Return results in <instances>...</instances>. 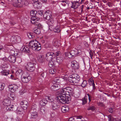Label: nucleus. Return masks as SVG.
<instances>
[{
	"label": "nucleus",
	"mask_w": 121,
	"mask_h": 121,
	"mask_svg": "<svg viewBox=\"0 0 121 121\" xmlns=\"http://www.w3.org/2000/svg\"><path fill=\"white\" fill-rule=\"evenodd\" d=\"M66 89V88L62 89L60 94L56 97V99L58 102L65 104L69 102L70 98L66 96L69 95L68 92Z\"/></svg>",
	"instance_id": "obj_1"
},
{
	"label": "nucleus",
	"mask_w": 121,
	"mask_h": 121,
	"mask_svg": "<svg viewBox=\"0 0 121 121\" xmlns=\"http://www.w3.org/2000/svg\"><path fill=\"white\" fill-rule=\"evenodd\" d=\"M41 45L36 40H31L29 43V47L33 50L37 51L41 49Z\"/></svg>",
	"instance_id": "obj_2"
},
{
	"label": "nucleus",
	"mask_w": 121,
	"mask_h": 121,
	"mask_svg": "<svg viewBox=\"0 0 121 121\" xmlns=\"http://www.w3.org/2000/svg\"><path fill=\"white\" fill-rule=\"evenodd\" d=\"M80 78L79 76L76 74H73L69 77V81L70 82L73 83H78L79 81Z\"/></svg>",
	"instance_id": "obj_3"
},
{
	"label": "nucleus",
	"mask_w": 121,
	"mask_h": 121,
	"mask_svg": "<svg viewBox=\"0 0 121 121\" xmlns=\"http://www.w3.org/2000/svg\"><path fill=\"white\" fill-rule=\"evenodd\" d=\"M30 74L26 72L22 73L21 76V80L23 82L26 83L29 82L31 79Z\"/></svg>",
	"instance_id": "obj_4"
},
{
	"label": "nucleus",
	"mask_w": 121,
	"mask_h": 121,
	"mask_svg": "<svg viewBox=\"0 0 121 121\" xmlns=\"http://www.w3.org/2000/svg\"><path fill=\"white\" fill-rule=\"evenodd\" d=\"M55 57V54L52 52L47 53L45 55V59L46 60L49 61L52 60L53 58Z\"/></svg>",
	"instance_id": "obj_5"
},
{
	"label": "nucleus",
	"mask_w": 121,
	"mask_h": 121,
	"mask_svg": "<svg viewBox=\"0 0 121 121\" xmlns=\"http://www.w3.org/2000/svg\"><path fill=\"white\" fill-rule=\"evenodd\" d=\"M26 68L27 71L30 72H33L35 69L34 64L30 62L27 63L26 66Z\"/></svg>",
	"instance_id": "obj_6"
},
{
	"label": "nucleus",
	"mask_w": 121,
	"mask_h": 121,
	"mask_svg": "<svg viewBox=\"0 0 121 121\" xmlns=\"http://www.w3.org/2000/svg\"><path fill=\"white\" fill-rule=\"evenodd\" d=\"M1 69L2 70L1 72V73L2 75L7 76L9 73L10 71L8 69L7 67H5L4 65L1 67Z\"/></svg>",
	"instance_id": "obj_7"
},
{
	"label": "nucleus",
	"mask_w": 121,
	"mask_h": 121,
	"mask_svg": "<svg viewBox=\"0 0 121 121\" xmlns=\"http://www.w3.org/2000/svg\"><path fill=\"white\" fill-rule=\"evenodd\" d=\"M16 2V6L17 7H22L24 5H26L24 1L22 0H15Z\"/></svg>",
	"instance_id": "obj_8"
},
{
	"label": "nucleus",
	"mask_w": 121,
	"mask_h": 121,
	"mask_svg": "<svg viewBox=\"0 0 121 121\" xmlns=\"http://www.w3.org/2000/svg\"><path fill=\"white\" fill-rule=\"evenodd\" d=\"M10 40L12 42L19 43L21 41V38L18 35H14L11 37Z\"/></svg>",
	"instance_id": "obj_9"
},
{
	"label": "nucleus",
	"mask_w": 121,
	"mask_h": 121,
	"mask_svg": "<svg viewBox=\"0 0 121 121\" xmlns=\"http://www.w3.org/2000/svg\"><path fill=\"white\" fill-rule=\"evenodd\" d=\"M71 65L73 69L75 70L78 69L79 67L78 63L75 60L71 62Z\"/></svg>",
	"instance_id": "obj_10"
},
{
	"label": "nucleus",
	"mask_w": 121,
	"mask_h": 121,
	"mask_svg": "<svg viewBox=\"0 0 121 121\" xmlns=\"http://www.w3.org/2000/svg\"><path fill=\"white\" fill-rule=\"evenodd\" d=\"M6 108V110L8 111H15L16 110L17 106L16 105H13L9 104L7 106Z\"/></svg>",
	"instance_id": "obj_11"
},
{
	"label": "nucleus",
	"mask_w": 121,
	"mask_h": 121,
	"mask_svg": "<svg viewBox=\"0 0 121 121\" xmlns=\"http://www.w3.org/2000/svg\"><path fill=\"white\" fill-rule=\"evenodd\" d=\"M9 87L10 91L13 92H14L18 88V86L15 84L10 85Z\"/></svg>",
	"instance_id": "obj_12"
},
{
	"label": "nucleus",
	"mask_w": 121,
	"mask_h": 121,
	"mask_svg": "<svg viewBox=\"0 0 121 121\" xmlns=\"http://www.w3.org/2000/svg\"><path fill=\"white\" fill-rule=\"evenodd\" d=\"M30 112L31 114V117L32 118H35L37 117V113L36 112L35 109H34L32 108H31Z\"/></svg>",
	"instance_id": "obj_13"
},
{
	"label": "nucleus",
	"mask_w": 121,
	"mask_h": 121,
	"mask_svg": "<svg viewBox=\"0 0 121 121\" xmlns=\"http://www.w3.org/2000/svg\"><path fill=\"white\" fill-rule=\"evenodd\" d=\"M71 2L72 4V5L71 7L74 9H77L79 6L80 3L78 1H71Z\"/></svg>",
	"instance_id": "obj_14"
},
{
	"label": "nucleus",
	"mask_w": 121,
	"mask_h": 121,
	"mask_svg": "<svg viewBox=\"0 0 121 121\" xmlns=\"http://www.w3.org/2000/svg\"><path fill=\"white\" fill-rule=\"evenodd\" d=\"M35 16H32L31 19V22L33 24H36L38 22L39 18Z\"/></svg>",
	"instance_id": "obj_15"
},
{
	"label": "nucleus",
	"mask_w": 121,
	"mask_h": 121,
	"mask_svg": "<svg viewBox=\"0 0 121 121\" xmlns=\"http://www.w3.org/2000/svg\"><path fill=\"white\" fill-rule=\"evenodd\" d=\"M27 104L28 102L26 101H22L20 103L21 107L24 110H26V109L27 107Z\"/></svg>",
	"instance_id": "obj_16"
},
{
	"label": "nucleus",
	"mask_w": 121,
	"mask_h": 121,
	"mask_svg": "<svg viewBox=\"0 0 121 121\" xmlns=\"http://www.w3.org/2000/svg\"><path fill=\"white\" fill-rule=\"evenodd\" d=\"M52 106L53 109L55 111L58 110L60 107L59 104H56V102L52 103Z\"/></svg>",
	"instance_id": "obj_17"
},
{
	"label": "nucleus",
	"mask_w": 121,
	"mask_h": 121,
	"mask_svg": "<svg viewBox=\"0 0 121 121\" xmlns=\"http://www.w3.org/2000/svg\"><path fill=\"white\" fill-rule=\"evenodd\" d=\"M37 58L38 61L40 63H43L45 60L44 57L42 55H38Z\"/></svg>",
	"instance_id": "obj_18"
},
{
	"label": "nucleus",
	"mask_w": 121,
	"mask_h": 121,
	"mask_svg": "<svg viewBox=\"0 0 121 121\" xmlns=\"http://www.w3.org/2000/svg\"><path fill=\"white\" fill-rule=\"evenodd\" d=\"M8 59L10 62L13 63L16 61V58L14 55H10L8 58Z\"/></svg>",
	"instance_id": "obj_19"
},
{
	"label": "nucleus",
	"mask_w": 121,
	"mask_h": 121,
	"mask_svg": "<svg viewBox=\"0 0 121 121\" xmlns=\"http://www.w3.org/2000/svg\"><path fill=\"white\" fill-rule=\"evenodd\" d=\"M49 62L48 64L49 67L50 68H54L56 66V61L55 60H51Z\"/></svg>",
	"instance_id": "obj_20"
},
{
	"label": "nucleus",
	"mask_w": 121,
	"mask_h": 121,
	"mask_svg": "<svg viewBox=\"0 0 121 121\" xmlns=\"http://www.w3.org/2000/svg\"><path fill=\"white\" fill-rule=\"evenodd\" d=\"M48 101V100L46 98L45 96V98H43L42 100L40 101V105L42 106H45L47 103Z\"/></svg>",
	"instance_id": "obj_21"
},
{
	"label": "nucleus",
	"mask_w": 121,
	"mask_h": 121,
	"mask_svg": "<svg viewBox=\"0 0 121 121\" xmlns=\"http://www.w3.org/2000/svg\"><path fill=\"white\" fill-rule=\"evenodd\" d=\"M3 102L4 105L7 106L10 104L11 101L9 99H6L4 100Z\"/></svg>",
	"instance_id": "obj_22"
},
{
	"label": "nucleus",
	"mask_w": 121,
	"mask_h": 121,
	"mask_svg": "<svg viewBox=\"0 0 121 121\" xmlns=\"http://www.w3.org/2000/svg\"><path fill=\"white\" fill-rule=\"evenodd\" d=\"M32 31L36 34L38 35L40 33L41 30L39 28L36 27L33 29Z\"/></svg>",
	"instance_id": "obj_23"
},
{
	"label": "nucleus",
	"mask_w": 121,
	"mask_h": 121,
	"mask_svg": "<svg viewBox=\"0 0 121 121\" xmlns=\"http://www.w3.org/2000/svg\"><path fill=\"white\" fill-rule=\"evenodd\" d=\"M21 51L26 53H29L30 52V50L29 48L26 47H22L21 48Z\"/></svg>",
	"instance_id": "obj_24"
},
{
	"label": "nucleus",
	"mask_w": 121,
	"mask_h": 121,
	"mask_svg": "<svg viewBox=\"0 0 121 121\" xmlns=\"http://www.w3.org/2000/svg\"><path fill=\"white\" fill-rule=\"evenodd\" d=\"M69 110V108L66 105L62 106L61 108V111L64 113L67 112Z\"/></svg>",
	"instance_id": "obj_25"
},
{
	"label": "nucleus",
	"mask_w": 121,
	"mask_h": 121,
	"mask_svg": "<svg viewBox=\"0 0 121 121\" xmlns=\"http://www.w3.org/2000/svg\"><path fill=\"white\" fill-rule=\"evenodd\" d=\"M48 22L49 25L51 26H53L56 23V21L52 18H51L48 21Z\"/></svg>",
	"instance_id": "obj_26"
},
{
	"label": "nucleus",
	"mask_w": 121,
	"mask_h": 121,
	"mask_svg": "<svg viewBox=\"0 0 121 121\" xmlns=\"http://www.w3.org/2000/svg\"><path fill=\"white\" fill-rule=\"evenodd\" d=\"M63 58L62 57L59 56L57 57L56 58V63H58L59 64H60L63 61Z\"/></svg>",
	"instance_id": "obj_27"
},
{
	"label": "nucleus",
	"mask_w": 121,
	"mask_h": 121,
	"mask_svg": "<svg viewBox=\"0 0 121 121\" xmlns=\"http://www.w3.org/2000/svg\"><path fill=\"white\" fill-rule=\"evenodd\" d=\"M71 54L73 57H76L78 54V51L77 50H72L70 52Z\"/></svg>",
	"instance_id": "obj_28"
},
{
	"label": "nucleus",
	"mask_w": 121,
	"mask_h": 121,
	"mask_svg": "<svg viewBox=\"0 0 121 121\" xmlns=\"http://www.w3.org/2000/svg\"><path fill=\"white\" fill-rule=\"evenodd\" d=\"M16 110L17 113L18 114H22L23 113V112L24 110L21 107L20 108L17 107Z\"/></svg>",
	"instance_id": "obj_29"
},
{
	"label": "nucleus",
	"mask_w": 121,
	"mask_h": 121,
	"mask_svg": "<svg viewBox=\"0 0 121 121\" xmlns=\"http://www.w3.org/2000/svg\"><path fill=\"white\" fill-rule=\"evenodd\" d=\"M69 93V95H73L74 92L73 91L72 89L70 87H67L65 88Z\"/></svg>",
	"instance_id": "obj_30"
},
{
	"label": "nucleus",
	"mask_w": 121,
	"mask_h": 121,
	"mask_svg": "<svg viewBox=\"0 0 121 121\" xmlns=\"http://www.w3.org/2000/svg\"><path fill=\"white\" fill-rule=\"evenodd\" d=\"M90 81H91L90 84L93 86V88L92 91V92H93L95 91L96 89L95 84L94 82V81L92 79H91L90 80Z\"/></svg>",
	"instance_id": "obj_31"
},
{
	"label": "nucleus",
	"mask_w": 121,
	"mask_h": 121,
	"mask_svg": "<svg viewBox=\"0 0 121 121\" xmlns=\"http://www.w3.org/2000/svg\"><path fill=\"white\" fill-rule=\"evenodd\" d=\"M53 30L54 32L56 33L60 32V26H56L54 28Z\"/></svg>",
	"instance_id": "obj_32"
},
{
	"label": "nucleus",
	"mask_w": 121,
	"mask_h": 121,
	"mask_svg": "<svg viewBox=\"0 0 121 121\" xmlns=\"http://www.w3.org/2000/svg\"><path fill=\"white\" fill-rule=\"evenodd\" d=\"M22 71L21 69H19L16 71L15 73V75L17 77L21 75V74Z\"/></svg>",
	"instance_id": "obj_33"
},
{
	"label": "nucleus",
	"mask_w": 121,
	"mask_h": 121,
	"mask_svg": "<svg viewBox=\"0 0 121 121\" xmlns=\"http://www.w3.org/2000/svg\"><path fill=\"white\" fill-rule=\"evenodd\" d=\"M45 108L43 107L40 108V113L41 114H44L45 113Z\"/></svg>",
	"instance_id": "obj_34"
},
{
	"label": "nucleus",
	"mask_w": 121,
	"mask_h": 121,
	"mask_svg": "<svg viewBox=\"0 0 121 121\" xmlns=\"http://www.w3.org/2000/svg\"><path fill=\"white\" fill-rule=\"evenodd\" d=\"M88 84L87 81L86 80L83 81L82 83L81 86L82 87H85Z\"/></svg>",
	"instance_id": "obj_35"
},
{
	"label": "nucleus",
	"mask_w": 121,
	"mask_h": 121,
	"mask_svg": "<svg viewBox=\"0 0 121 121\" xmlns=\"http://www.w3.org/2000/svg\"><path fill=\"white\" fill-rule=\"evenodd\" d=\"M9 53L10 55H14V56H16V54L18 56V54L16 53H15L14 51L12 50H10Z\"/></svg>",
	"instance_id": "obj_36"
},
{
	"label": "nucleus",
	"mask_w": 121,
	"mask_h": 121,
	"mask_svg": "<svg viewBox=\"0 0 121 121\" xmlns=\"http://www.w3.org/2000/svg\"><path fill=\"white\" fill-rule=\"evenodd\" d=\"M65 56L69 58H72L73 57L72 54H71L70 52H65Z\"/></svg>",
	"instance_id": "obj_37"
},
{
	"label": "nucleus",
	"mask_w": 121,
	"mask_h": 121,
	"mask_svg": "<svg viewBox=\"0 0 121 121\" xmlns=\"http://www.w3.org/2000/svg\"><path fill=\"white\" fill-rule=\"evenodd\" d=\"M5 86V84L2 83H0V90L2 91L3 90Z\"/></svg>",
	"instance_id": "obj_38"
},
{
	"label": "nucleus",
	"mask_w": 121,
	"mask_h": 121,
	"mask_svg": "<svg viewBox=\"0 0 121 121\" xmlns=\"http://www.w3.org/2000/svg\"><path fill=\"white\" fill-rule=\"evenodd\" d=\"M52 15V12L49 10H48L44 12V15Z\"/></svg>",
	"instance_id": "obj_39"
},
{
	"label": "nucleus",
	"mask_w": 121,
	"mask_h": 121,
	"mask_svg": "<svg viewBox=\"0 0 121 121\" xmlns=\"http://www.w3.org/2000/svg\"><path fill=\"white\" fill-rule=\"evenodd\" d=\"M46 98L48 99V101L51 102H53V99L51 97L46 96Z\"/></svg>",
	"instance_id": "obj_40"
},
{
	"label": "nucleus",
	"mask_w": 121,
	"mask_h": 121,
	"mask_svg": "<svg viewBox=\"0 0 121 121\" xmlns=\"http://www.w3.org/2000/svg\"><path fill=\"white\" fill-rule=\"evenodd\" d=\"M87 97L85 96L82 99L83 105L87 103Z\"/></svg>",
	"instance_id": "obj_41"
},
{
	"label": "nucleus",
	"mask_w": 121,
	"mask_h": 121,
	"mask_svg": "<svg viewBox=\"0 0 121 121\" xmlns=\"http://www.w3.org/2000/svg\"><path fill=\"white\" fill-rule=\"evenodd\" d=\"M56 72V70L55 69H51L49 70L50 73L52 74H54Z\"/></svg>",
	"instance_id": "obj_42"
},
{
	"label": "nucleus",
	"mask_w": 121,
	"mask_h": 121,
	"mask_svg": "<svg viewBox=\"0 0 121 121\" xmlns=\"http://www.w3.org/2000/svg\"><path fill=\"white\" fill-rule=\"evenodd\" d=\"M52 16H43L44 18L46 20H48V21L52 18Z\"/></svg>",
	"instance_id": "obj_43"
},
{
	"label": "nucleus",
	"mask_w": 121,
	"mask_h": 121,
	"mask_svg": "<svg viewBox=\"0 0 121 121\" xmlns=\"http://www.w3.org/2000/svg\"><path fill=\"white\" fill-rule=\"evenodd\" d=\"M27 35L29 38L31 39L33 38L34 37V35H33V34L30 32H29L27 33Z\"/></svg>",
	"instance_id": "obj_44"
},
{
	"label": "nucleus",
	"mask_w": 121,
	"mask_h": 121,
	"mask_svg": "<svg viewBox=\"0 0 121 121\" xmlns=\"http://www.w3.org/2000/svg\"><path fill=\"white\" fill-rule=\"evenodd\" d=\"M95 109V107L94 106H92L89 107L87 108V110H91L94 111Z\"/></svg>",
	"instance_id": "obj_45"
},
{
	"label": "nucleus",
	"mask_w": 121,
	"mask_h": 121,
	"mask_svg": "<svg viewBox=\"0 0 121 121\" xmlns=\"http://www.w3.org/2000/svg\"><path fill=\"white\" fill-rule=\"evenodd\" d=\"M37 13V12L36 11L32 10L30 12V15H36Z\"/></svg>",
	"instance_id": "obj_46"
},
{
	"label": "nucleus",
	"mask_w": 121,
	"mask_h": 121,
	"mask_svg": "<svg viewBox=\"0 0 121 121\" xmlns=\"http://www.w3.org/2000/svg\"><path fill=\"white\" fill-rule=\"evenodd\" d=\"M91 4L92 3L91 2L88 4V5H87V7L86 8V9H91L93 8V6L91 5Z\"/></svg>",
	"instance_id": "obj_47"
},
{
	"label": "nucleus",
	"mask_w": 121,
	"mask_h": 121,
	"mask_svg": "<svg viewBox=\"0 0 121 121\" xmlns=\"http://www.w3.org/2000/svg\"><path fill=\"white\" fill-rule=\"evenodd\" d=\"M97 105L98 106L104 107L105 106V105L102 102H99L98 103Z\"/></svg>",
	"instance_id": "obj_48"
},
{
	"label": "nucleus",
	"mask_w": 121,
	"mask_h": 121,
	"mask_svg": "<svg viewBox=\"0 0 121 121\" xmlns=\"http://www.w3.org/2000/svg\"><path fill=\"white\" fill-rule=\"evenodd\" d=\"M109 121H113V118L110 115H109L108 116Z\"/></svg>",
	"instance_id": "obj_49"
},
{
	"label": "nucleus",
	"mask_w": 121,
	"mask_h": 121,
	"mask_svg": "<svg viewBox=\"0 0 121 121\" xmlns=\"http://www.w3.org/2000/svg\"><path fill=\"white\" fill-rule=\"evenodd\" d=\"M54 83L53 85V88H57V89H58L59 88V84H57L56 83H55L54 82Z\"/></svg>",
	"instance_id": "obj_50"
},
{
	"label": "nucleus",
	"mask_w": 121,
	"mask_h": 121,
	"mask_svg": "<svg viewBox=\"0 0 121 121\" xmlns=\"http://www.w3.org/2000/svg\"><path fill=\"white\" fill-rule=\"evenodd\" d=\"M59 78L58 77H56L55 78H54L53 79V82H58V81H59Z\"/></svg>",
	"instance_id": "obj_51"
},
{
	"label": "nucleus",
	"mask_w": 121,
	"mask_h": 121,
	"mask_svg": "<svg viewBox=\"0 0 121 121\" xmlns=\"http://www.w3.org/2000/svg\"><path fill=\"white\" fill-rule=\"evenodd\" d=\"M87 95L88 96V99L89 101V102H90L92 100V95H91L88 94H87Z\"/></svg>",
	"instance_id": "obj_52"
},
{
	"label": "nucleus",
	"mask_w": 121,
	"mask_h": 121,
	"mask_svg": "<svg viewBox=\"0 0 121 121\" xmlns=\"http://www.w3.org/2000/svg\"><path fill=\"white\" fill-rule=\"evenodd\" d=\"M61 52L60 51H58L56 52V54H55V56H59L61 55Z\"/></svg>",
	"instance_id": "obj_53"
},
{
	"label": "nucleus",
	"mask_w": 121,
	"mask_h": 121,
	"mask_svg": "<svg viewBox=\"0 0 121 121\" xmlns=\"http://www.w3.org/2000/svg\"><path fill=\"white\" fill-rule=\"evenodd\" d=\"M10 98L14 100L15 98V97L14 96V95H11L10 96Z\"/></svg>",
	"instance_id": "obj_54"
},
{
	"label": "nucleus",
	"mask_w": 121,
	"mask_h": 121,
	"mask_svg": "<svg viewBox=\"0 0 121 121\" xmlns=\"http://www.w3.org/2000/svg\"><path fill=\"white\" fill-rule=\"evenodd\" d=\"M17 60L18 63H20L22 62V60L21 58H17Z\"/></svg>",
	"instance_id": "obj_55"
},
{
	"label": "nucleus",
	"mask_w": 121,
	"mask_h": 121,
	"mask_svg": "<svg viewBox=\"0 0 121 121\" xmlns=\"http://www.w3.org/2000/svg\"><path fill=\"white\" fill-rule=\"evenodd\" d=\"M34 6L35 7L38 8V7H39V5H38L37 3V2H34Z\"/></svg>",
	"instance_id": "obj_56"
},
{
	"label": "nucleus",
	"mask_w": 121,
	"mask_h": 121,
	"mask_svg": "<svg viewBox=\"0 0 121 121\" xmlns=\"http://www.w3.org/2000/svg\"><path fill=\"white\" fill-rule=\"evenodd\" d=\"M46 73H45V74L44 73H43L41 74V76L42 77L44 78V77H46Z\"/></svg>",
	"instance_id": "obj_57"
},
{
	"label": "nucleus",
	"mask_w": 121,
	"mask_h": 121,
	"mask_svg": "<svg viewBox=\"0 0 121 121\" xmlns=\"http://www.w3.org/2000/svg\"><path fill=\"white\" fill-rule=\"evenodd\" d=\"M38 14H39L40 15H42L43 13V11H39L38 12Z\"/></svg>",
	"instance_id": "obj_58"
},
{
	"label": "nucleus",
	"mask_w": 121,
	"mask_h": 121,
	"mask_svg": "<svg viewBox=\"0 0 121 121\" xmlns=\"http://www.w3.org/2000/svg\"><path fill=\"white\" fill-rule=\"evenodd\" d=\"M36 24V25L37 26L38 28H41L42 27V25L40 23H37V24L36 23V24Z\"/></svg>",
	"instance_id": "obj_59"
},
{
	"label": "nucleus",
	"mask_w": 121,
	"mask_h": 121,
	"mask_svg": "<svg viewBox=\"0 0 121 121\" xmlns=\"http://www.w3.org/2000/svg\"><path fill=\"white\" fill-rule=\"evenodd\" d=\"M11 79H13L16 80L15 76L13 74H12L11 75Z\"/></svg>",
	"instance_id": "obj_60"
},
{
	"label": "nucleus",
	"mask_w": 121,
	"mask_h": 121,
	"mask_svg": "<svg viewBox=\"0 0 121 121\" xmlns=\"http://www.w3.org/2000/svg\"><path fill=\"white\" fill-rule=\"evenodd\" d=\"M67 121H75V120L73 117H71Z\"/></svg>",
	"instance_id": "obj_61"
},
{
	"label": "nucleus",
	"mask_w": 121,
	"mask_h": 121,
	"mask_svg": "<svg viewBox=\"0 0 121 121\" xmlns=\"http://www.w3.org/2000/svg\"><path fill=\"white\" fill-rule=\"evenodd\" d=\"M108 112L111 113H112L113 112V109L112 108H110L108 110Z\"/></svg>",
	"instance_id": "obj_62"
},
{
	"label": "nucleus",
	"mask_w": 121,
	"mask_h": 121,
	"mask_svg": "<svg viewBox=\"0 0 121 121\" xmlns=\"http://www.w3.org/2000/svg\"><path fill=\"white\" fill-rule=\"evenodd\" d=\"M89 54L91 59H92V57L93 56V55L92 52H89Z\"/></svg>",
	"instance_id": "obj_63"
},
{
	"label": "nucleus",
	"mask_w": 121,
	"mask_h": 121,
	"mask_svg": "<svg viewBox=\"0 0 121 121\" xmlns=\"http://www.w3.org/2000/svg\"><path fill=\"white\" fill-rule=\"evenodd\" d=\"M2 60H4V62H6L8 60V59L7 58L4 57L2 58Z\"/></svg>",
	"instance_id": "obj_64"
}]
</instances>
